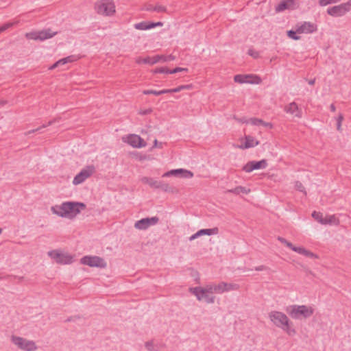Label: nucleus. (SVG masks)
I'll return each instance as SVG.
<instances>
[{"mask_svg": "<svg viewBox=\"0 0 351 351\" xmlns=\"http://www.w3.org/2000/svg\"><path fill=\"white\" fill-rule=\"evenodd\" d=\"M268 317L271 322L278 328L285 331L289 335L295 334V331L290 328V321L283 313L276 311H271Z\"/></svg>", "mask_w": 351, "mask_h": 351, "instance_id": "f257e3e1", "label": "nucleus"}, {"mask_svg": "<svg viewBox=\"0 0 351 351\" xmlns=\"http://www.w3.org/2000/svg\"><path fill=\"white\" fill-rule=\"evenodd\" d=\"M290 316L295 319H302L310 317L314 313L312 306L306 305H292L287 308Z\"/></svg>", "mask_w": 351, "mask_h": 351, "instance_id": "f03ea898", "label": "nucleus"}, {"mask_svg": "<svg viewBox=\"0 0 351 351\" xmlns=\"http://www.w3.org/2000/svg\"><path fill=\"white\" fill-rule=\"evenodd\" d=\"M95 9L99 14L112 16L115 12L114 3L110 0H101L95 3Z\"/></svg>", "mask_w": 351, "mask_h": 351, "instance_id": "7ed1b4c3", "label": "nucleus"}, {"mask_svg": "<svg viewBox=\"0 0 351 351\" xmlns=\"http://www.w3.org/2000/svg\"><path fill=\"white\" fill-rule=\"evenodd\" d=\"M65 217L66 218H73L77 214L80 213L81 210H84L86 208V205L84 203L76 202H65Z\"/></svg>", "mask_w": 351, "mask_h": 351, "instance_id": "20e7f679", "label": "nucleus"}, {"mask_svg": "<svg viewBox=\"0 0 351 351\" xmlns=\"http://www.w3.org/2000/svg\"><path fill=\"white\" fill-rule=\"evenodd\" d=\"M11 341L19 348L24 351H35L37 350L36 343L32 340H29L21 337L12 336Z\"/></svg>", "mask_w": 351, "mask_h": 351, "instance_id": "39448f33", "label": "nucleus"}, {"mask_svg": "<svg viewBox=\"0 0 351 351\" xmlns=\"http://www.w3.org/2000/svg\"><path fill=\"white\" fill-rule=\"evenodd\" d=\"M48 255L58 264H71L73 261V256L59 250L50 251Z\"/></svg>", "mask_w": 351, "mask_h": 351, "instance_id": "423d86ee", "label": "nucleus"}, {"mask_svg": "<svg viewBox=\"0 0 351 351\" xmlns=\"http://www.w3.org/2000/svg\"><path fill=\"white\" fill-rule=\"evenodd\" d=\"M190 292L195 295L199 301H204L208 304H213L215 297L210 293L204 291L202 287H195L190 288Z\"/></svg>", "mask_w": 351, "mask_h": 351, "instance_id": "0eeeda50", "label": "nucleus"}, {"mask_svg": "<svg viewBox=\"0 0 351 351\" xmlns=\"http://www.w3.org/2000/svg\"><path fill=\"white\" fill-rule=\"evenodd\" d=\"M56 34V32H52L50 29H46L38 32H32L27 33L25 37L27 39L34 40H45L51 38Z\"/></svg>", "mask_w": 351, "mask_h": 351, "instance_id": "6e6552de", "label": "nucleus"}, {"mask_svg": "<svg viewBox=\"0 0 351 351\" xmlns=\"http://www.w3.org/2000/svg\"><path fill=\"white\" fill-rule=\"evenodd\" d=\"M351 10V0L348 2L341 3L328 8L327 13L335 17L343 16L346 12Z\"/></svg>", "mask_w": 351, "mask_h": 351, "instance_id": "1a4fd4ad", "label": "nucleus"}, {"mask_svg": "<svg viewBox=\"0 0 351 351\" xmlns=\"http://www.w3.org/2000/svg\"><path fill=\"white\" fill-rule=\"evenodd\" d=\"M95 171V169L93 165H89L82 169L80 172L74 177L73 184L74 185H78L83 183L94 173Z\"/></svg>", "mask_w": 351, "mask_h": 351, "instance_id": "9d476101", "label": "nucleus"}, {"mask_svg": "<svg viewBox=\"0 0 351 351\" xmlns=\"http://www.w3.org/2000/svg\"><path fill=\"white\" fill-rule=\"evenodd\" d=\"M80 263L85 265H88L90 267H97L100 268H104L106 267V262L104 258L94 256H86L81 258Z\"/></svg>", "mask_w": 351, "mask_h": 351, "instance_id": "9b49d317", "label": "nucleus"}, {"mask_svg": "<svg viewBox=\"0 0 351 351\" xmlns=\"http://www.w3.org/2000/svg\"><path fill=\"white\" fill-rule=\"evenodd\" d=\"M122 141L135 148H141L146 146L145 141L137 134H128L122 137Z\"/></svg>", "mask_w": 351, "mask_h": 351, "instance_id": "f8f14e48", "label": "nucleus"}, {"mask_svg": "<svg viewBox=\"0 0 351 351\" xmlns=\"http://www.w3.org/2000/svg\"><path fill=\"white\" fill-rule=\"evenodd\" d=\"M158 220L157 217L143 218L135 222L134 228L137 230H145L150 226L156 225Z\"/></svg>", "mask_w": 351, "mask_h": 351, "instance_id": "ddd939ff", "label": "nucleus"}, {"mask_svg": "<svg viewBox=\"0 0 351 351\" xmlns=\"http://www.w3.org/2000/svg\"><path fill=\"white\" fill-rule=\"evenodd\" d=\"M142 182L149 184L151 187L154 189H160L164 191H170L169 185L160 180H156L152 178L144 177L142 178Z\"/></svg>", "mask_w": 351, "mask_h": 351, "instance_id": "4468645a", "label": "nucleus"}, {"mask_svg": "<svg viewBox=\"0 0 351 351\" xmlns=\"http://www.w3.org/2000/svg\"><path fill=\"white\" fill-rule=\"evenodd\" d=\"M234 80L235 82L239 84L244 83H251V84H259L261 82V79L259 77L255 75H236L234 77Z\"/></svg>", "mask_w": 351, "mask_h": 351, "instance_id": "2eb2a0df", "label": "nucleus"}, {"mask_svg": "<svg viewBox=\"0 0 351 351\" xmlns=\"http://www.w3.org/2000/svg\"><path fill=\"white\" fill-rule=\"evenodd\" d=\"M267 167V162L266 160L263 159L260 161H249L243 167V170L247 173L252 172L256 169H265Z\"/></svg>", "mask_w": 351, "mask_h": 351, "instance_id": "dca6fc26", "label": "nucleus"}, {"mask_svg": "<svg viewBox=\"0 0 351 351\" xmlns=\"http://www.w3.org/2000/svg\"><path fill=\"white\" fill-rule=\"evenodd\" d=\"M317 30V26L311 22H304L296 25V32L298 34H311Z\"/></svg>", "mask_w": 351, "mask_h": 351, "instance_id": "f3484780", "label": "nucleus"}, {"mask_svg": "<svg viewBox=\"0 0 351 351\" xmlns=\"http://www.w3.org/2000/svg\"><path fill=\"white\" fill-rule=\"evenodd\" d=\"M298 0H282L276 7L277 12H281L285 10H293L297 7Z\"/></svg>", "mask_w": 351, "mask_h": 351, "instance_id": "a211bd4d", "label": "nucleus"}, {"mask_svg": "<svg viewBox=\"0 0 351 351\" xmlns=\"http://www.w3.org/2000/svg\"><path fill=\"white\" fill-rule=\"evenodd\" d=\"M171 176H179L185 178H191L193 176V173L188 170L183 169H173L163 174V177H169Z\"/></svg>", "mask_w": 351, "mask_h": 351, "instance_id": "6ab92c4d", "label": "nucleus"}, {"mask_svg": "<svg viewBox=\"0 0 351 351\" xmlns=\"http://www.w3.org/2000/svg\"><path fill=\"white\" fill-rule=\"evenodd\" d=\"M285 245L289 248L291 249L293 251L300 254H302L307 257L317 258V256L313 252L306 250L304 247L294 246L291 242L288 241L287 240L286 241V243H285Z\"/></svg>", "mask_w": 351, "mask_h": 351, "instance_id": "aec40b11", "label": "nucleus"}, {"mask_svg": "<svg viewBox=\"0 0 351 351\" xmlns=\"http://www.w3.org/2000/svg\"><path fill=\"white\" fill-rule=\"evenodd\" d=\"M285 245L289 248L291 249L293 251L300 254H302L307 257L317 258V256L313 252L306 250L304 247L294 246L291 242L288 241L287 240L286 241V243H285Z\"/></svg>", "mask_w": 351, "mask_h": 351, "instance_id": "412c9836", "label": "nucleus"}, {"mask_svg": "<svg viewBox=\"0 0 351 351\" xmlns=\"http://www.w3.org/2000/svg\"><path fill=\"white\" fill-rule=\"evenodd\" d=\"M285 111L291 114H293L295 117L300 118L302 117V111L298 108V106L295 102H291L285 107Z\"/></svg>", "mask_w": 351, "mask_h": 351, "instance_id": "4be33fe9", "label": "nucleus"}, {"mask_svg": "<svg viewBox=\"0 0 351 351\" xmlns=\"http://www.w3.org/2000/svg\"><path fill=\"white\" fill-rule=\"evenodd\" d=\"M77 59H78L77 57L74 55L67 56V57L62 58V59L59 60L58 61H57L56 62H55L53 65H51L49 67V69L52 70V69H54L61 66V65H64L67 63L73 62L76 61Z\"/></svg>", "mask_w": 351, "mask_h": 351, "instance_id": "5701e85b", "label": "nucleus"}, {"mask_svg": "<svg viewBox=\"0 0 351 351\" xmlns=\"http://www.w3.org/2000/svg\"><path fill=\"white\" fill-rule=\"evenodd\" d=\"M245 143L244 145H241L239 146L240 149H248L251 147H254L259 144V142L255 139L254 137L251 136H245Z\"/></svg>", "mask_w": 351, "mask_h": 351, "instance_id": "b1692460", "label": "nucleus"}, {"mask_svg": "<svg viewBox=\"0 0 351 351\" xmlns=\"http://www.w3.org/2000/svg\"><path fill=\"white\" fill-rule=\"evenodd\" d=\"M162 58V57L160 56H154V57H152V58L151 57H147V58H138L136 59V62L138 64L144 63V64H156V63L160 62V59Z\"/></svg>", "mask_w": 351, "mask_h": 351, "instance_id": "393cba45", "label": "nucleus"}, {"mask_svg": "<svg viewBox=\"0 0 351 351\" xmlns=\"http://www.w3.org/2000/svg\"><path fill=\"white\" fill-rule=\"evenodd\" d=\"M143 10H145L146 11H149V12L154 11V12H167V8L165 6L160 5H154L152 4H147L144 6Z\"/></svg>", "mask_w": 351, "mask_h": 351, "instance_id": "a878e982", "label": "nucleus"}, {"mask_svg": "<svg viewBox=\"0 0 351 351\" xmlns=\"http://www.w3.org/2000/svg\"><path fill=\"white\" fill-rule=\"evenodd\" d=\"M65 205L64 202H63L61 205H55L51 208V212L61 217H65Z\"/></svg>", "mask_w": 351, "mask_h": 351, "instance_id": "bb28decb", "label": "nucleus"}, {"mask_svg": "<svg viewBox=\"0 0 351 351\" xmlns=\"http://www.w3.org/2000/svg\"><path fill=\"white\" fill-rule=\"evenodd\" d=\"M249 123L254 125H263L265 128H272V124L269 122H265L262 119L258 118H250L249 119Z\"/></svg>", "mask_w": 351, "mask_h": 351, "instance_id": "cd10ccee", "label": "nucleus"}, {"mask_svg": "<svg viewBox=\"0 0 351 351\" xmlns=\"http://www.w3.org/2000/svg\"><path fill=\"white\" fill-rule=\"evenodd\" d=\"M219 232V230L217 228H209V229H201L197 231L199 237H202L203 235H213V234H217Z\"/></svg>", "mask_w": 351, "mask_h": 351, "instance_id": "c85d7f7f", "label": "nucleus"}, {"mask_svg": "<svg viewBox=\"0 0 351 351\" xmlns=\"http://www.w3.org/2000/svg\"><path fill=\"white\" fill-rule=\"evenodd\" d=\"M312 217L316 221H317L319 223H320L322 224H326V223L328 222L327 221L325 220V217H324L322 214L319 212L314 211L312 213Z\"/></svg>", "mask_w": 351, "mask_h": 351, "instance_id": "c756f323", "label": "nucleus"}, {"mask_svg": "<svg viewBox=\"0 0 351 351\" xmlns=\"http://www.w3.org/2000/svg\"><path fill=\"white\" fill-rule=\"evenodd\" d=\"M143 94L145 95H150L153 94L154 95L158 96L162 94L168 93L167 89H163L161 90H143Z\"/></svg>", "mask_w": 351, "mask_h": 351, "instance_id": "7c9ffc66", "label": "nucleus"}, {"mask_svg": "<svg viewBox=\"0 0 351 351\" xmlns=\"http://www.w3.org/2000/svg\"><path fill=\"white\" fill-rule=\"evenodd\" d=\"M224 286H226V282H221L218 285L213 283L215 293L221 294L224 293Z\"/></svg>", "mask_w": 351, "mask_h": 351, "instance_id": "2f4dec72", "label": "nucleus"}, {"mask_svg": "<svg viewBox=\"0 0 351 351\" xmlns=\"http://www.w3.org/2000/svg\"><path fill=\"white\" fill-rule=\"evenodd\" d=\"M192 87V86L191 84H189V85H181V86H179L175 88H171V89H167L168 90V93H178L182 90H184V89H191Z\"/></svg>", "mask_w": 351, "mask_h": 351, "instance_id": "473e14b6", "label": "nucleus"}, {"mask_svg": "<svg viewBox=\"0 0 351 351\" xmlns=\"http://www.w3.org/2000/svg\"><path fill=\"white\" fill-rule=\"evenodd\" d=\"M228 193H234V194H240V193H247L249 190H247L245 187L243 186H237L234 189H230L228 191Z\"/></svg>", "mask_w": 351, "mask_h": 351, "instance_id": "72a5a7b5", "label": "nucleus"}, {"mask_svg": "<svg viewBox=\"0 0 351 351\" xmlns=\"http://www.w3.org/2000/svg\"><path fill=\"white\" fill-rule=\"evenodd\" d=\"M134 27L135 29L139 30H147L151 29L150 24L147 23L146 22H141L138 23H136L134 25Z\"/></svg>", "mask_w": 351, "mask_h": 351, "instance_id": "f704fd0d", "label": "nucleus"}, {"mask_svg": "<svg viewBox=\"0 0 351 351\" xmlns=\"http://www.w3.org/2000/svg\"><path fill=\"white\" fill-rule=\"evenodd\" d=\"M239 289V285L235 283H227L226 282V286H224V292H228L230 291L238 290Z\"/></svg>", "mask_w": 351, "mask_h": 351, "instance_id": "c9c22d12", "label": "nucleus"}, {"mask_svg": "<svg viewBox=\"0 0 351 351\" xmlns=\"http://www.w3.org/2000/svg\"><path fill=\"white\" fill-rule=\"evenodd\" d=\"M145 346L148 351H158V348L154 344L153 341H147Z\"/></svg>", "mask_w": 351, "mask_h": 351, "instance_id": "e433bc0d", "label": "nucleus"}, {"mask_svg": "<svg viewBox=\"0 0 351 351\" xmlns=\"http://www.w3.org/2000/svg\"><path fill=\"white\" fill-rule=\"evenodd\" d=\"M341 0H319V4L320 6H326L331 3H336L339 2Z\"/></svg>", "mask_w": 351, "mask_h": 351, "instance_id": "4c0bfd02", "label": "nucleus"}, {"mask_svg": "<svg viewBox=\"0 0 351 351\" xmlns=\"http://www.w3.org/2000/svg\"><path fill=\"white\" fill-rule=\"evenodd\" d=\"M202 289L204 291H206L210 293V295L215 293L213 283L206 285L205 287H202Z\"/></svg>", "mask_w": 351, "mask_h": 351, "instance_id": "58836bf2", "label": "nucleus"}, {"mask_svg": "<svg viewBox=\"0 0 351 351\" xmlns=\"http://www.w3.org/2000/svg\"><path fill=\"white\" fill-rule=\"evenodd\" d=\"M297 33L298 32H296V29L295 31L291 29V30H289L287 32V35L289 38H291L295 40H298L300 38V36L296 35Z\"/></svg>", "mask_w": 351, "mask_h": 351, "instance_id": "ea45409f", "label": "nucleus"}, {"mask_svg": "<svg viewBox=\"0 0 351 351\" xmlns=\"http://www.w3.org/2000/svg\"><path fill=\"white\" fill-rule=\"evenodd\" d=\"M170 70L168 69L167 67H160L156 68L154 70V73H169V74Z\"/></svg>", "mask_w": 351, "mask_h": 351, "instance_id": "a19ab883", "label": "nucleus"}, {"mask_svg": "<svg viewBox=\"0 0 351 351\" xmlns=\"http://www.w3.org/2000/svg\"><path fill=\"white\" fill-rule=\"evenodd\" d=\"M162 58L160 59V61H162V62H170V61H173L175 60V56H173V55H169V56H161Z\"/></svg>", "mask_w": 351, "mask_h": 351, "instance_id": "79ce46f5", "label": "nucleus"}, {"mask_svg": "<svg viewBox=\"0 0 351 351\" xmlns=\"http://www.w3.org/2000/svg\"><path fill=\"white\" fill-rule=\"evenodd\" d=\"M295 188L296 190L301 191V192H304L306 194V192L304 191V187L300 182H298V181L295 182Z\"/></svg>", "mask_w": 351, "mask_h": 351, "instance_id": "37998d69", "label": "nucleus"}, {"mask_svg": "<svg viewBox=\"0 0 351 351\" xmlns=\"http://www.w3.org/2000/svg\"><path fill=\"white\" fill-rule=\"evenodd\" d=\"M343 120V116L342 114H339L337 119V129L340 131L341 128V123Z\"/></svg>", "mask_w": 351, "mask_h": 351, "instance_id": "c03bdc74", "label": "nucleus"}, {"mask_svg": "<svg viewBox=\"0 0 351 351\" xmlns=\"http://www.w3.org/2000/svg\"><path fill=\"white\" fill-rule=\"evenodd\" d=\"M325 220L328 221L326 224H332L336 223V217L334 215H330L325 217Z\"/></svg>", "mask_w": 351, "mask_h": 351, "instance_id": "a18cd8bd", "label": "nucleus"}, {"mask_svg": "<svg viewBox=\"0 0 351 351\" xmlns=\"http://www.w3.org/2000/svg\"><path fill=\"white\" fill-rule=\"evenodd\" d=\"M187 71H188L187 68L176 67L174 69L170 70L169 74H173V73H176L178 72Z\"/></svg>", "mask_w": 351, "mask_h": 351, "instance_id": "49530a36", "label": "nucleus"}, {"mask_svg": "<svg viewBox=\"0 0 351 351\" xmlns=\"http://www.w3.org/2000/svg\"><path fill=\"white\" fill-rule=\"evenodd\" d=\"M14 25L13 23H8L0 27V33L8 29Z\"/></svg>", "mask_w": 351, "mask_h": 351, "instance_id": "de8ad7c7", "label": "nucleus"}, {"mask_svg": "<svg viewBox=\"0 0 351 351\" xmlns=\"http://www.w3.org/2000/svg\"><path fill=\"white\" fill-rule=\"evenodd\" d=\"M233 119H235L237 121L239 122V123H249V119H246L245 117H243V118H238L235 115L233 117Z\"/></svg>", "mask_w": 351, "mask_h": 351, "instance_id": "09e8293b", "label": "nucleus"}, {"mask_svg": "<svg viewBox=\"0 0 351 351\" xmlns=\"http://www.w3.org/2000/svg\"><path fill=\"white\" fill-rule=\"evenodd\" d=\"M57 121H58V119H53L51 121H49L47 123L42 125L40 128H41V129L42 128H47V127H48L49 125H51L52 124L56 123Z\"/></svg>", "mask_w": 351, "mask_h": 351, "instance_id": "8fccbe9b", "label": "nucleus"}, {"mask_svg": "<svg viewBox=\"0 0 351 351\" xmlns=\"http://www.w3.org/2000/svg\"><path fill=\"white\" fill-rule=\"evenodd\" d=\"M248 54L252 57H254V58H256L259 56V53L258 51H255L252 49H250L248 51Z\"/></svg>", "mask_w": 351, "mask_h": 351, "instance_id": "3c124183", "label": "nucleus"}, {"mask_svg": "<svg viewBox=\"0 0 351 351\" xmlns=\"http://www.w3.org/2000/svg\"><path fill=\"white\" fill-rule=\"evenodd\" d=\"M40 130H41V128H38L36 129L29 130V131L25 132V136L29 135V134H33V133H34L36 132H39Z\"/></svg>", "mask_w": 351, "mask_h": 351, "instance_id": "603ef678", "label": "nucleus"}, {"mask_svg": "<svg viewBox=\"0 0 351 351\" xmlns=\"http://www.w3.org/2000/svg\"><path fill=\"white\" fill-rule=\"evenodd\" d=\"M267 269H269V268L265 265H261V266L255 267L256 271H264V270H267Z\"/></svg>", "mask_w": 351, "mask_h": 351, "instance_id": "864d4df0", "label": "nucleus"}, {"mask_svg": "<svg viewBox=\"0 0 351 351\" xmlns=\"http://www.w3.org/2000/svg\"><path fill=\"white\" fill-rule=\"evenodd\" d=\"M149 24H150L151 29L154 28L155 27H157V26H162V22L151 23Z\"/></svg>", "mask_w": 351, "mask_h": 351, "instance_id": "5fc2aeb1", "label": "nucleus"}, {"mask_svg": "<svg viewBox=\"0 0 351 351\" xmlns=\"http://www.w3.org/2000/svg\"><path fill=\"white\" fill-rule=\"evenodd\" d=\"M199 237V235L198 234V232H197L196 233H195L194 234L191 235L190 237H189V241H192L195 239H196L197 238Z\"/></svg>", "mask_w": 351, "mask_h": 351, "instance_id": "6e6d98bb", "label": "nucleus"}, {"mask_svg": "<svg viewBox=\"0 0 351 351\" xmlns=\"http://www.w3.org/2000/svg\"><path fill=\"white\" fill-rule=\"evenodd\" d=\"M162 147V143H158L156 139L154 140L153 147Z\"/></svg>", "mask_w": 351, "mask_h": 351, "instance_id": "4d7b16f0", "label": "nucleus"}, {"mask_svg": "<svg viewBox=\"0 0 351 351\" xmlns=\"http://www.w3.org/2000/svg\"><path fill=\"white\" fill-rule=\"evenodd\" d=\"M278 240L280 243H283V244H285V243H286V241H287L285 238L281 237H278Z\"/></svg>", "mask_w": 351, "mask_h": 351, "instance_id": "13d9d810", "label": "nucleus"}, {"mask_svg": "<svg viewBox=\"0 0 351 351\" xmlns=\"http://www.w3.org/2000/svg\"><path fill=\"white\" fill-rule=\"evenodd\" d=\"M315 82V79H313V80H308V84H309V85L313 86V85H314Z\"/></svg>", "mask_w": 351, "mask_h": 351, "instance_id": "bf43d9fd", "label": "nucleus"}, {"mask_svg": "<svg viewBox=\"0 0 351 351\" xmlns=\"http://www.w3.org/2000/svg\"><path fill=\"white\" fill-rule=\"evenodd\" d=\"M330 110H331L332 112H335V110H336V108H335V105H334V104H331V105H330Z\"/></svg>", "mask_w": 351, "mask_h": 351, "instance_id": "052dcab7", "label": "nucleus"}, {"mask_svg": "<svg viewBox=\"0 0 351 351\" xmlns=\"http://www.w3.org/2000/svg\"><path fill=\"white\" fill-rule=\"evenodd\" d=\"M5 103H6L5 101L0 100V105L1 106H3Z\"/></svg>", "mask_w": 351, "mask_h": 351, "instance_id": "680f3d73", "label": "nucleus"}, {"mask_svg": "<svg viewBox=\"0 0 351 351\" xmlns=\"http://www.w3.org/2000/svg\"><path fill=\"white\" fill-rule=\"evenodd\" d=\"M151 110H145V112H143V114H147V113H149Z\"/></svg>", "mask_w": 351, "mask_h": 351, "instance_id": "e2e57ef3", "label": "nucleus"}, {"mask_svg": "<svg viewBox=\"0 0 351 351\" xmlns=\"http://www.w3.org/2000/svg\"><path fill=\"white\" fill-rule=\"evenodd\" d=\"M2 232V229L0 228V234H1Z\"/></svg>", "mask_w": 351, "mask_h": 351, "instance_id": "0e129e2a", "label": "nucleus"}]
</instances>
